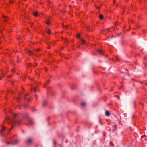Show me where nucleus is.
<instances>
[{
    "instance_id": "nucleus-5",
    "label": "nucleus",
    "mask_w": 147,
    "mask_h": 147,
    "mask_svg": "<svg viewBox=\"0 0 147 147\" xmlns=\"http://www.w3.org/2000/svg\"><path fill=\"white\" fill-rule=\"evenodd\" d=\"M98 52L99 54L103 55L104 52L102 50L99 49L98 50Z\"/></svg>"
},
{
    "instance_id": "nucleus-10",
    "label": "nucleus",
    "mask_w": 147,
    "mask_h": 147,
    "mask_svg": "<svg viewBox=\"0 0 147 147\" xmlns=\"http://www.w3.org/2000/svg\"><path fill=\"white\" fill-rule=\"evenodd\" d=\"M105 115L106 116H108L110 115V113L108 111L106 110L105 112Z\"/></svg>"
},
{
    "instance_id": "nucleus-20",
    "label": "nucleus",
    "mask_w": 147,
    "mask_h": 147,
    "mask_svg": "<svg viewBox=\"0 0 147 147\" xmlns=\"http://www.w3.org/2000/svg\"><path fill=\"white\" fill-rule=\"evenodd\" d=\"M85 105L86 103L85 102H83L81 103V105L82 106H84Z\"/></svg>"
},
{
    "instance_id": "nucleus-34",
    "label": "nucleus",
    "mask_w": 147,
    "mask_h": 147,
    "mask_svg": "<svg viewBox=\"0 0 147 147\" xmlns=\"http://www.w3.org/2000/svg\"><path fill=\"white\" fill-rule=\"evenodd\" d=\"M1 79V77H0V79Z\"/></svg>"
},
{
    "instance_id": "nucleus-39",
    "label": "nucleus",
    "mask_w": 147,
    "mask_h": 147,
    "mask_svg": "<svg viewBox=\"0 0 147 147\" xmlns=\"http://www.w3.org/2000/svg\"><path fill=\"white\" fill-rule=\"evenodd\" d=\"M114 126L115 127V125H114Z\"/></svg>"
},
{
    "instance_id": "nucleus-6",
    "label": "nucleus",
    "mask_w": 147,
    "mask_h": 147,
    "mask_svg": "<svg viewBox=\"0 0 147 147\" xmlns=\"http://www.w3.org/2000/svg\"><path fill=\"white\" fill-rule=\"evenodd\" d=\"M28 123L27 124V125H32L33 124V121L31 119H28Z\"/></svg>"
},
{
    "instance_id": "nucleus-25",
    "label": "nucleus",
    "mask_w": 147,
    "mask_h": 147,
    "mask_svg": "<svg viewBox=\"0 0 147 147\" xmlns=\"http://www.w3.org/2000/svg\"><path fill=\"white\" fill-rule=\"evenodd\" d=\"M15 70L14 69H12V70H11V71H12V72H14V71H15Z\"/></svg>"
},
{
    "instance_id": "nucleus-40",
    "label": "nucleus",
    "mask_w": 147,
    "mask_h": 147,
    "mask_svg": "<svg viewBox=\"0 0 147 147\" xmlns=\"http://www.w3.org/2000/svg\"><path fill=\"white\" fill-rule=\"evenodd\" d=\"M114 126L115 127V125H114Z\"/></svg>"
},
{
    "instance_id": "nucleus-36",
    "label": "nucleus",
    "mask_w": 147,
    "mask_h": 147,
    "mask_svg": "<svg viewBox=\"0 0 147 147\" xmlns=\"http://www.w3.org/2000/svg\"><path fill=\"white\" fill-rule=\"evenodd\" d=\"M24 107H26V106H25V105H24Z\"/></svg>"
},
{
    "instance_id": "nucleus-37",
    "label": "nucleus",
    "mask_w": 147,
    "mask_h": 147,
    "mask_svg": "<svg viewBox=\"0 0 147 147\" xmlns=\"http://www.w3.org/2000/svg\"><path fill=\"white\" fill-rule=\"evenodd\" d=\"M10 139L11 140H12V139H11V138Z\"/></svg>"
},
{
    "instance_id": "nucleus-30",
    "label": "nucleus",
    "mask_w": 147,
    "mask_h": 147,
    "mask_svg": "<svg viewBox=\"0 0 147 147\" xmlns=\"http://www.w3.org/2000/svg\"><path fill=\"white\" fill-rule=\"evenodd\" d=\"M55 144V142L54 141V144Z\"/></svg>"
},
{
    "instance_id": "nucleus-26",
    "label": "nucleus",
    "mask_w": 147,
    "mask_h": 147,
    "mask_svg": "<svg viewBox=\"0 0 147 147\" xmlns=\"http://www.w3.org/2000/svg\"><path fill=\"white\" fill-rule=\"evenodd\" d=\"M40 50V49H38L36 51L37 52H38L39 50Z\"/></svg>"
},
{
    "instance_id": "nucleus-11",
    "label": "nucleus",
    "mask_w": 147,
    "mask_h": 147,
    "mask_svg": "<svg viewBox=\"0 0 147 147\" xmlns=\"http://www.w3.org/2000/svg\"><path fill=\"white\" fill-rule=\"evenodd\" d=\"M46 23L48 25H49L51 24V22L49 20H48L46 22Z\"/></svg>"
},
{
    "instance_id": "nucleus-1",
    "label": "nucleus",
    "mask_w": 147,
    "mask_h": 147,
    "mask_svg": "<svg viewBox=\"0 0 147 147\" xmlns=\"http://www.w3.org/2000/svg\"><path fill=\"white\" fill-rule=\"evenodd\" d=\"M13 119H10L8 117L6 116L5 119V121L7 122L9 124H11L12 125L11 128L9 129V131L11 130L12 129L14 125H19L20 124V120H18L17 118L19 117L18 114L13 113Z\"/></svg>"
},
{
    "instance_id": "nucleus-18",
    "label": "nucleus",
    "mask_w": 147,
    "mask_h": 147,
    "mask_svg": "<svg viewBox=\"0 0 147 147\" xmlns=\"http://www.w3.org/2000/svg\"><path fill=\"white\" fill-rule=\"evenodd\" d=\"M82 45H84L85 44V41L83 40H82Z\"/></svg>"
},
{
    "instance_id": "nucleus-14",
    "label": "nucleus",
    "mask_w": 147,
    "mask_h": 147,
    "mask_svg": "<svg viewBox=\"0 0 147 147\" xmlns=\"http://www.w3.org/2000/svg\"><path fill=\"white\" fill-rule=\"evenodd\" d=\"M103 15L102 14H100L99 16V18L100 20H102L103 18Z\"/></svg>"
},
{
    "instance_id": "nucleus-8",
    "label": "nucleus",
    "mask_w": 147,
    "mask_h": 147,
    "mask_svg": "<svg viewBox=\"0 0 147 147\" xmlns=\"http://www.w3.org/2000/svg\"><path fill=\"white\" fill-rule=\"evenodd\" d=\"M27 53L29 55H31L33 53V51L30 50L28 51Z\"/></svg>"
},
{
    "instance_id": "nucleus-3",
    "label": "nucleus",
    "mask_w": 147,
    "mask_h": 147,
    "mask_svg": "<svg viewBox=\"0 0 147 147\" xmlns=\"http://www.w3.org/2000/svg\"><path fill=\"white\" fill-rule=\"evenodd\" d=\"M19 140H16L14 142H7V143L8 144H11L13 145H15L17 144L18 142H19Z\"/></svg>"
},
{
    "instance_id": "nucleus-22",
    "label": "nucleus",
    "mask_w": 147,
    "mask_h": 147,
    "mask_svg": "<svg viewBox=\"0 0 147 147\" xmlns=\"http://www.w3.org/2000/svg\"><path fill=\"white\" fill-rule=\"evenodd\" d=\"M32 65V64H31V63H30L28 65V67H30Z\"/></svg>"
},
{
    "instance_id": "nucleus-9",
    "label": "nucleus",
    "mask_w": 147,
    "mask_h": 147,
    "mask_svg": "<svg viewBox=\"0 0 147 147\" xmlns=\"http://www.w3.org/2000/svg\"><path fill=\"white\" fill-rule=\"evenodd\" d=\"M32 140L31 139H28L26 141V143L27 144H29L31 143Z\"/></svg>"
},
{
    "instance_id": "nucleus-38",
    "label": "nucleus",
    "mask_w": 147,
    "mask_h": 147,
    "mask_svg": "<svg viewBox=\"0 0 147 147\" xmlns=\"http://www.w3.org/2000/svg\"><path fill=\"white\" fill-rule=\"evenodd\" d=\"M28 101H30V100L29 99H28Z\"/></svg>"
},
{
    "instance_id": "nucleus-24",
    "label": "nucleus",
    "mask_w": 147,
    "mask_h": 147,
    "mask_svg": "<svg viewBox=\"0 0 147 147\" xmlns=\"http://www.w3.org/2000/svg\"><path fill=\"white\" fill-rule=\"evenodd\" d=\"M30 80H31V81H33V80L34 81V79H32V78L30 79Z\"/></svg>"
},
{
    "instance_id": "nucleus-27",
    "label": "nucleus",
    "mask_w": 147,
    "mask_h": 147,
    "mask_svg": "<svg viewBox=\"0 0 147 147\" xmlns=\"http://www.w3.org/2000/svg\"><path fill=\"white\" fill-rule=\"evenodd\" d=\"M111 142L110 143V145L111 146H113V145H112V144H111Z\"/></svg>"
},
{
    "instance_id": "nucleus-7",
    "label": "nucleus",
    "mask_w": 147,
    "mask_h": 147,
    "mask_svg": "<svg viewBox=\"0 0 147 147\" xmlns=\"http://www.w3.org/2000/svg\"><path fill=\"white\" fill-rule=\"evenodd\" d=\"M22 92H20L19 94V96L17 98V99L18 100H20V99L22 97Z\"/></svg>"
},
{
    "instance_id": "nucleus-21",
    "label": "nucleus",
    "mask_w": 147,
    "mask_h": 147,
    "mask_svg": "<svg viewBox=\"0 0 147 147\" xmlns=\"http://www.w3.org/2000/svg\"><path fill=\"white\" fill-rule=\"evenodd\" d=\"M80 35L79 34H77L76 37L78 38H79L80 37Z\"/></svg>"
},
{
    "instance_id": "nucleus-16",
    "label": "nucleus",
    "mask_w": 147,
    "mask_h": 147,
    "mask_svg": "<svg viewBox=\"0 0 147 147\" xmlns=\"http://www.w3.org/2000/svg\"><path fill=\"white\" fill-rule=\"evenodd\" d=\"M5 129V127H2L1 131H0V132L1 133L3 131H4Z\"/></svg>"
},
{
    "instance_id": "nucleus-23",
    "label": "nucleus",
    "mask_w": 147,
    "mask_h": 147,
    "mask_svg": "<svg viewBox=\"0 0 147 147\" xmlns=\"http://www.w3.org/2000/svg\"><path fill=\"white\" fill-rule=\"evenodd\" d=\"M37 63H34V67H35L36 66Z\"/></svg>"
},
{
    "instance_id": "nucleus-13",
    "label": "nucleus",
    "mask_w": 147,
    "mask_h": 147,
    "mask_svg": "<svg viewBox=\"0 0 147 147\" xmlns=\"http://www.w3.org/2000/svg\"><path fill=\"white\" fill-rule=\"evenodd\" d=\"M33 15L35 16H37L38 14V13L37 11H35L33 13Z\"/></svg>"
},
{
    "instance_id": "nucleus-41",
    "label": "nucleus",
    "mask_w": 147,
    "mask_h": 147,
    "mask_svg": "<svg viewBox=\"0 0 147 147\" xmlns=\"http://www.w3.org/2000/svg\"><path fill=\"white\" fill-rule=\"evenodd\" d=\"M28 95V94H26V96H27Z\"/></svg>"
},
{
    "instance_id": "nucleus-17",
    "label": "nucleus",
    "mask_w": 147,
    "mask_h": 147,
    "mask_svg": "<svg viewBox=\"0 0 147 147\" xmlns=\"http://www.w3.org/2000/svg\"><path fill=\"white\" fill-rule=\"evenodd\" d=\"M47 103V101H45L43 102V104H42V106H45V105Z\"/></svg>"
},
{
    "instance_id": "nucleus-32",
    "label": "nucleus",
    "mask_w": 147,
    "mask_h": 147,
    "mask_svg": "<svg viewBox=\"0 0 147 147\" xmlns=\"http://www.w3.org/2000/svg\"><path fill=\"white\" fill-rule=\"evenodd\" d=\"M35 98H36V95H35Z\"/></svg>"
},
{
    "instance_id": "nucleus-19",
    "label": "nucleus",
    "mask_w": 147,
    "mask_h": 147,
    "mask_svg": "<svg viewBox=\"0 0 147 147\" xmlns=\"http://www.w3.org/2000/svg\"><path fill=\"white\" fill-rule=\"evenodd\" d=\"M90 27L89 26H87L86 27V30L87 31H89Z\"/></svg>"
},
{
    "instance_id": "nucleus-31",
    "label": "nucleus",
    "mask_w": 147,
    "mask_h": 147,
    "mask_svg": "<svg viewBox=\"0 0 147 147\" xmlns=\"http://www.w3.org/2000/svg\"><path fill=\"white\" fill-rule=\"evenodd\" d=\"M24 98L25 99H26V97H25V95H24Z\"/></svg>"
},
{
    "instance_id": "nucleus-28",
    "label": "nucleus",
    "mask_w": 147,
    "mask_h": 147,
    "mask_svg": "<svg viewBox=\"0 0 147 147\" xmlns=\"http://www.w3.org/2000/svg\"><path fill=\"white\" fill-rule=\"evenodd\" d=\"M111 142L110 143V145L111 146H113V145H112V144H111Z\"/></svg>"
},
{
    "instance_id": "nucleus-12",
    "label": "nucleus",
    "mask_w": 147,
    "mask_h": 147,
    "mask_svg": "<svg viewBox=\"0 0 147 147\" xmlns=\"http://www.w3.org/2000/svg\"><path fill=\"white\" fill-rule=\"evenodd\" d=\"M49 80H48L44 84V85L45 86V87L46 86L47 84L49 82Z\"/></svg>"
},
{
    "instance_id": "nucleus-4",
    "label": "nucleus",
    "mask_w": 147,
    "mask_h": 147,
    "mask_svg": "<svg viewBox=\"0 0 147 147\" xmlns=\"http://www.w3.org/2000/svg\"><path fill=\"white\" fill-rule=\"evenodd\" d=\"M2 19L5 22H6L8 19V17L6 16H3L2 18Z\"/></svg>"
},
{
    "instance_id": "nucleus-15",
    "label": "nucleus",
    "mask_w": 147,
    "mask_h": 147,
    "mask_svg": "<svg viewBox=\"0 0 147 147\" xmlns=\"http://www.w3.org/2000/svg\"><path fill=\"white\" fill-rule=\"evenodd\" d=\"M47 32L48 34H50L51 33V30L49 29H48V30H47Z\"/></svg>"
},
{
    "instance_id": "nucleus-2",
    "label": "nucleus",
    "mask_w": 147,
    "mask_h": 147,
    "mask_svg": "<svg viewBox=\"0 0 147 147\" xmlns=\"http://www.w3.org/2000/svg\"><path fill=\"white\" fill-rule=\"evenodd\" d=\"M38 83L35 81L31 84V91L36 92L37 90L36 88L38 86Z\"/></svg>"
},
{
    "instance_id": "nucleus-35",
    "label": "nucleus",
    "mask_w": 147,
    "mask_h": 147,
    "mask_svg": "<svg viewBox=\"0 0 147 147\" xmlns=\"http://www.w3.org/2000/svg\"><path fill=\"white\" fill-rule=\"evenodd\" d=\"M96 8H98V9H99V7H98V8H97L96 7Z\"/></svg>"
},
{
    "instance_id": "nucleus-33",
    "label": "nucleus",
    "mask_w": 147,
    "mask_h": 147,
    "mask_svg": "<svg viewBox=\"0 0 147 147\" xmlns=\"http://www.w3.org/2000/svg\"><path fill=\"white\" fill-rule=\"evenodd\" d=\"M113 3H115V1H114V0H113Z\"/></svg>"
},
{
    "instance_id": "nucleus-29",
    "label": "nucleus",
    "mask_w": 147,
    "mask_h": 147,
    "mask_svg": "<svg viewBox=\"0 0 147 147\" xmlns=\"http://www.w3.org/2000/svg\"><path fill=\"white\" fill-rule=\"evenodd\" d=\"M9 113H10L11 112V110H9Z\"/></svg>"
}]
</instances>
